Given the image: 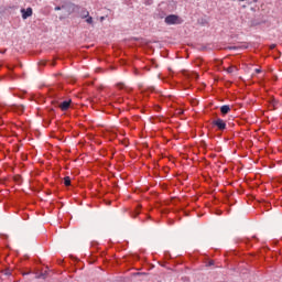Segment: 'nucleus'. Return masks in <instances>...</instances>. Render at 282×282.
<instances>
[{
    "label": "nucleus",
    "instance_id": "22",
    "mask_svg": "<svg viewBox=\"0 0 282 282\" xmlns=\"http://www.w3.org/2000/svg\"><path fill=\"white\" fill-rule=\"evenodd\" d=\"M252 2H248V6H250Z\"/></svg>",
    "mask_w": 282,
    "mask_h": 282
},
{
    "label": "nucleus",
    "instance_id": "2",
    "mask_svg": "<svg viewBox=\"0 0 282 282\" xmlns=\"http://www.w3.org/2000/svg\"><path fill=\"white\" fill-rule=\"evenodd\" d=\"M214 127H217L218 131H226V121L223 119H216L212 122Z\"/></svg>",
    "mask_w": 282,
    "mask_h": 282
},
{
    "label": "nucleus",
    "instance_id": "7",
    "mask_svg": "<svg viewBox=\"0 0 282 282\" xmlns=\"http://www.w3.org/2000/svg\"><path fill=\"white\" fill-rule=\"evenodd\" d=\"M36 279H45L47 276V270L45 271H40L36 273Z\"/></svg>",
    "mask_w": 282,
    "mask_h": 282
},
{
    "label": "nucleus",
    "instance_id": "9",
    "mask_svg": "<svg viewBox=\"0 0 282 282\" xmlns=\"http://www.w3.org/2000/svg\"><path fill=\"white\" fill-rule=\"evenodd\" d=\"M187 78H195L197 80V78H199V75L197 73H187L185 75Z\"/></svg>",
    "mask_w": 282,
    "mask_h": 282
},
{
    "label": "nucleus",
    "instance_id": "12",
    "mask_svg": "<svg viewBox=\"0 0 282 282\" xmlns=\"http://www.w3.org/2000/svg\"><path fill=\"white\" fill-rule=\"evenodd\" d=\"M235 69H237V67H235V66H229V67L226 69V72H227V74H232V72H235Z\"/></svg>",
    "mask_w": 282,
    "mask_h": 282
},
{
    "label": "nucleus",
    "instance_id": "5",
    "mask_svg": "<svg viewBox=\"0 0 282 282\" xmlns=\"http://www.w3.org/2000/svg\"><path fill=\"white\" fill-rule=\"evenodd\" d=\"M70 106H72V100H65L59 104V109L62 111H67V109H69Z\"/></svg>",
    "mask_w": 282,
    "mask_h": 282
},
{
    "label": "nucleus",
    "instance_id": "17",
    "mask_svg": "<svg viewBox=\"0 0 282 282\" xmlns=\"http://www.w3.org/2000/svg\"><path fill=\"white\" fill-rule=\"evenodd\" d=\"M274 47H276V45H274V44H273V45H271V50H274Z\"/></svg>",
    "mask_w": 282,
    "mask_h": 282
},
{
    "label": "nucleus",
    "instance_id": "8",
    "mask_svg": "<svg viewBox=\"0 0 282 282\" xmlns=\"http://www.w3.org/2000/svg\"><path fill=\"white\" fill-rule=\"evenodd\" d=\"M87 17H89V11H87V9H82L80 18L82 19H87Z\"/></svg>",
    "mask_w": 282,
    "mask_h": 282
},
{
    "label": "nucleus",
    "instance_id": "15",
    "mask_svg": "<svg viewBox=\"0 0 282 282\" xmlns=\"http://www.w3.org/2000/svg\"><path fill=\"white\" fill-rule=\"evenodd\" d=\"M256 74H261V68H256Z\"/></svg>",
    "mask_w": 282,
    "mask_h": 282
},
{
    "label": "nucleus",
    "instance_id": "11",
    "mask_svg": "<svg viewBox=\"0 0 282 282\" xmlns=\"http://www.w3.org/2000/svg\"><path fill=\"white\" fill-rule=\"evenodd\" d=\"M86 23H88L89 25H93L94 24V18H91V17H87L86 18Z\"/></svg>",
    "mask_w": 282,
    "mask_h": 282
},
{
    "label": "nucleus",
    "instance_id": "6",
    "mask_svg": "<svg viewBox=\"0 0 282 282\" xmlns=\"http://www.w3.org/2000/svg\"><path fill=\"white\" fill-rule=\"evenodd\" d=\"M220 113L221 116H227V113H230V107L228 105L221 106Z\"/></svg>",
    "mask_w": 282,
    "mask_h": 282
},
{
    "label": "nucleus",
    "instance_id": "21",
    "mask_svg": "<svg viewBox=\"0 0 282 282\" xmlns=\"http://www.w3.org/2000/svg\"><path fill=\"white\" fill-rule=\"evenodd\" d=\"M151 89V91H154L155 89L154 88H150Z\"/></svg>",
    "mask_w": 282,
    "mask_h": 282
},
{
    "label": "nucleus",
    "instance_id": "3",
    "mask_svg": "<svg viewBox=\"0 0 282 282\" xmlns=\"http://www.w3.org/2000/svg\"><path fill=\"white\" fill-rule=\"evenodd\" d=\"M62 8H64V10H66L68 12V14H72V13L76 12V10H78V6H76L74 3H65L62 6Z\"/></svg>",
    "mask_w": 282,
    "mask_h": 282
},
{
    "label": "nucleus",
    "instance_id": "14",
    "mask_svg": "<svg viewBox=\"0 0 282 282\" xmlns=\"http://www.w3.org/2000/svg\"><path fill=\"white\" fill-rule=\"evenodd\" d=\"M58 10H65V8H63V7H55V11H58Z\"/></svg>",
    "mask_w": 282,
    "mask_h": 282
},
{
    "label": "nucleus",
    "instance_id": "16",
    "mask_svg": "<svg viewBox=\"0 0 282 282\" xmlns=\"http://www.w3.org/2000/svg\"><path fill=\"white\" fill-rule=\"evenodd\" d=\"M208 265H215V261H213V260L209 261V262H208Z\"/></svg>",
    "mask_w": 282,
    "mask_h": 282
},
{
    "label": "nucleus",
    "instance_id": "23",
    "mask_svg": "<svg viewBox=\"0 0 282 282\" xmlns=\"http://www.w3.org/2000/svg\"><path fill=\"white\" fill-rule=\"evenodd\" d=\"M239 1H246V0H239Z\"/></svg>",
    "mask_w": 282,
    "mask_h": 282
},
{
    "label": "nucleus",
    "instance_id": "1",
    "mask_svg": "<svg viewBox=\"0 0 282 282\" xmlns=\"http://www.w3.org/2000/svg\"><path fill=\"white\" fill-rule=\"evenodd\" d=\"M166 25H182V18L176 14H170L165 18Z\"/></svg>",
    "mask_w": 282,
    "mask_h": 282
},
{
    "label": "nucleus",
    "instance_id": "18",
    "mask_svg": "<svg viewBox=\"0 0 282 282\" xmlns=\"http://www.w3.org/2000/svg\"><path fill=\"white\" fill-rule=\"evenodd\" d=\"M25 274H31V271L26 272V273H23V276H25Z\"/></svg>",
    "mask_w": 282,
    "mask_h": 282
},
{
    "label": "nucleus",
    "instance_id": "4",
    "mask_svg": "<svg viewBox=\"0 0 282 282\" xmlns=\"http://www.w3.org/2000/svg\"><path fill=\"white\" fill-rule=\"evenodd\" d=\"M22 19H29V17H32V8L28 9H21Z\"/></svg>",
    "mask_w": 282,
    "mask_h": 282
},
{
    "label": "nucleus",
    "instance_id": "13",
    "mask_svg": "<svg viewBox=\"0 0 282 282\" xmlns=\"http://www.w3.org/2000/svg\"><path fill=\"white\" fill-rule=\"evenodd\" d=\"M117 87H118L119 89H124V84H123V83H118V84H117Z\"/></svg>",
    "mask_w": 282,
    "mask_h": 282
},
{
    "label": "nucleus",
    "instance_id": "19",
    "mask_svg": "<svg viewBox=\"0 0 282 282\" xmlns=\"http://www.w3.org/2000/svg\"><path fill=\"white\" fill-rule=\"evenodd\" d=\"M259 0H252V3H257Z\"/></svg>",
    "mask_w": 282,
    "mask_h": 282
},
{
    "label": "nucleus",
    "instance_id": "20",
    "mask_svg": "<svg viewBox=\"0 0 282 282\" xmlns=\"http://www.w3.org/2000/svg\"><path fill=\"white\" fill-rule=\"evenodd\" d=\"M20 110L23 111V106L20 107Z\"/></svg>",
    "mask_w": 282,
    "mask_h": 282
},
{
    "label": "nucleus",
    "instance_id": "10",
    "mask_svg": "<svg viewBox=\"0 0 282 282\" xmlns=\"http://www.w3.org/2000/svg\"><path fill=\"white\" fill-rule=\"evenodd\" d=\"M64 185L72 186V178L69 176L64 177Z\"/></svg>",
    "mask_w": 282,
    "mask_h": 282
}]
</instances>
